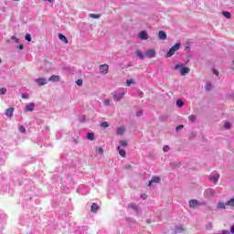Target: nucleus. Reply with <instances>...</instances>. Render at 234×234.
Here are the masks:
<instances>
[{"instance_id": "nucleus-28", "label": "nucleus", "mask_w": 234, "mask_h": 234, "mask_svg": "<svg viewBox=\"0 0 234 234\" xmlns=\"http://www.w3.org/2000/svg\"><path fill=\"white\" fill-rule=\"evenodd\" d=\"M87 140H94V133H88L86 135Z\"/></svg>"}, {"instance_id": "nucleus-46", "label": "nucleus", "mask_w": 234, "mask_h": 234, "mask_svg": "<svg viewBox=\"0 0 234 234\" xmlns=\"http://www.w3.org/2000/svg\"><path fill=\"white\" fill-rule=\"evenodd\" d=\"M163 151H164V153H167L169 151V145H165L163 147Z\"/></svg>"}, {"instance_id": "nucleus-17", "label": "nucleus", "mask_w": 234, "mask_h": 234, "mask_svg": "<svg viewBox=\"0 0 234 234\" xmlns=\"http://www.w3.org/2000/svg\"><path fill=\"white\" fill-rule=\"evenodd\" d=\"M117 151L119 152L120 156H122V158H125L127 156V153L125 150L122 149V146H117Z\"/></svg>"}, {"instance_id": "nucleus-33", "label": "nucleus", "mask_w": 234, "mask_h": 234, "mask_svg": "<svg viewBox=\"0 0 234 234\" xmlns=\"http://www.w3.org/2000/svg\"><path fill=\"white\" fill-rule=\"evenodd\" d=\"M25 39L26 41H27L28 43H30V41H32V36H30V34H27L25 36Z\"/></svg>"}, {"instance_id": "nucleus-61", "label": "nucleus", "mask_w": 234, "mask_h": 234, "mask_svg": "<svg viewBox=\"0 0 234 234\" xmlns=\"http://www.w3.org/2000/svg\"><path fill=\"white\" fill-rule=\"evenodd\" d=\"M189 58H190V57L188 56V57H187V58H188V59H187V63H189Z\"/></svg>"}, {"instance_id": "nucleus-40", "label": "nucleus", "mask_w": 234, "mask_h": 234, "mask_svg": "<svg viewBox=\"0 0 234 234\" xmlns=\"http://www.w3.org/2000/svg\"><path fill=\"white\" fill-rule=\"evenodd\" d=\"M19 132L22 133L23 134H25V133H27V129L24 126H20Z\"/></svg>"}, {"instance_id": "nucleus-32", "label": "nucleus", "mask_w": 234, "mask_h": 234, "mask_svg": "<svg viewBox=\"0 0 234 234\" xmlns=\"http://www.w3.org/2000/svg\"><path fill=\"white\" fill-rule=\"evenodd\" d=\"M117 134H123V133H125V129L119 127L117 128Z\"/></svg>"}, {"instance_id": "nucleus-15", "label": "nucleus", "mask_w": 234, "mask_h": 234, "mask_svg": "<svg viewBox=\"0 0 234 234\" xmlns=\"http://www.w3.org/2000/svg\"><path fill=\"white\" fill-rule=\"evenodd\" d=\"M14 111H15V109L13 107L6 109L5 116H7V118H12V116H14Z\"/></svg>"}, {"instance_id": "nucleus-56", "label": "nucleus", "mask_w": 234, "mask_h": 234, "mask_svg": "<svg viewBox=\"0 0 234 234\" xmlns=\"http://www.w3.org/2000/svg\"><path fill=\"white\" fill-rule=\"evenodd\" d=\"M72 142L75 144H79L78 139H76L75 137L72 138Z\"/></svg>"}, {"instance_id": "nucleus-44", "label": "nucleus", "mask_w": 234, "mask_h": 234, "mask_svg": "<svg viewBox=\"0 0 234 234\" xmlns=\"http://www.w3.org/2000/svg\"><path fill=\"white\" fill-rule=\"evenodd\" d=\"M126 85H127V87H131V85H133V80H127Z\"/></svg>"}, {"instance_id": "nucleus-54", "label": "nucleus", "mask_w": 234, "mask_h": 234, "mask_svg": "<svg viewBox=\"0 0 234 234\" xmlns=\"http://www.w3.org/2000/svg\"><path fill=\"white\" fill-rule=\"evenodd\" d=\"M229 230H223L221 233H218V234H229Z\"/></svg>"}, {"instance_id": "nucleus-7", "label": "nucleus", "mask_w": 234, "mask_h": 234, "mask_svg": "<svg viewBox=\"0 0 234 234\" xmlns=\"http://www.w3.org/2000/svg\"><path fill=\"white\" fill-rule=\"evenodd\" d=\"M99 70L101 72V74H108L109 72V65L107 64H102L99 67Z\"/></svg>"}, {"instance_id": "nucleus-31", "label": "nucleus", "mask_w": 234, "mask_h": 234, "mask_svg": "<svg viewBox=\"0 0 234 234\" xmlns=\"http://www.w3.org/2000/svg\"><path fill=\"white\" fill-rule=\"evenodd\" d=\"M224 129H227V130L231 129V122H226L224 123Z\"/></svg>"}, {"instance_id": "nucleus-21", "label": "nucleus", "mask_w": 234, "mask_h": 234, "mask_svg": "<svg viewBox=\"0 0 234 234\" xmlns=\"http://www.w3.org/2000/svg\"><path fill=\"white\" fill-rule=\"evenodd\" d=\"M137 58H139V59H145V55H144V53L140 50H137L135 52Z\"/></svg>"}, {"instance_id": "nucleus-34", "label": "nucleus", "mask_w": 234, "mask_h": 234, "mask_svg": "<svg viewBox=\"0 0 234 234\" xmlns=\"http://www.w3.org/2000/svg\"><path fill=\"white\" fill-rule=\"evenodd\" d=\"M90 17H92L93 19H100L101 16L97 14H90Z\"/></svg>"}, {"instance_id": "nucleus-50", "label": "nucleus", "mask_w": 234, "mask_h": 234, "mask_svg": "<svg viewBox=\"0 0 234 234\" xmlns=\"http://www.w3.org/2000/svg\"><path fill=\"white\" fill-rule=\"evenodd\" d=\"M98 153H99V154H103V153H104L103 148H99Z\"/></svg>"}, {"instance_id": "nucleus-10", "label": "nucleus", "mask_w": 234, "mask_h": 234, "mask_svg": "<svg viewBox=\"0 0 234 234\" xmlns=\"http://www.w3.org/2000/svg\"><path fill=\"white\" fill-rule=\"evenodd\" d=\"M139 39H143L145 41L146 39H149V35L147 34V31L143 30L138 34Z\"/></svg>"}, {"instance_id": "nucleus-14", "label": "nucleus", "mask_w": 234, "mask_h": 234, "mask_svg": "<svg viewBox=\"0 0 234 234\" xmlns=\"http://www.w3.org/2000/svg\"><path fill=\"white\" fill-rule=\"evenodd\" d=\"M36 107V103L30 102L26 106V112H32Z\"/></svg>"}, {"instance_id": "nucleus-5", "label": "nucleus", "mask_w": 234, "mask_h": 234, "mask_svg": "<svg viewBox=\"0 0 234 234\" xmlns=\"http://www.w3.org/2000/svg\"><path fill=\"white\" fill-rule=\"evenodd\" d=\"M220 178L219 173L212 174L209 177L210 182H213L214 184H218V179Z\"/></svg>"}, {"instance_id": "nucleus-26", "label": "nucleus", "mask_w": 234, "mask_h": 234, "mask_svg": "<svg viewBox=\"0 0 234 234\" xmlns=\"http://www.w3.org/2000/svg\"><path fill=\"white\" fill-rule=\"evenodd\" d=\"M222 16L223 17H226L227 19H230L231 17V13L228 12V11H223L222 12Z\"/></svg>"}, {"instance_id": "nucleus-36", "label": "nucleus", "mask_w": 234, "mask_h": 234, "mask_svg": "<svg viewBox=\"0 0 234 234\" xmlns=\"http://www.w3.org/2000/svg\"><path fill=\"white\" fill-rule=\"evenodd\" d=\"M101 127H102L103 129H107V127H109V122H101Z\"/></svg>"}, {"instance_id": "nucleus-3", "label": "nucleus", "mask_w": 234, "mask_h": 234, "mask_svg": "<svg viewBox=\"0 0 234 234\" xmlns=\"http://www.w3.org/2000/svg\"><path fill=\"white\" fill-rule=\"evenodd\" d=\"M199 206H204V203H200L198 200L197 199H191L189 201V207L191 209H195L196 207H199Z\"/></svg>"}, {"instance_id": "nucleus-55", "label": "nucleus", "mask_w": 234, "mask_h": 234, "mask_svg": "<svg viewBox=\"0 0 234 234\" xmlns=\"http://www.w3.org/2000/svg\"><path fill=\"white\" fill-rule=\"evenodd\" d=\"M213 73L216 75V76H218V71L217 69H213Z\"/></svg>"}, {"instance_id": "nucleus-23", "label": "nucleus", "mask_w": 234, "mask_h": 234, "mask_svg": "<svg viewBox=\"0 0 234 234\" xmlns=\"http://www.w3.org/2000/svg\"><path fill=\"white\" fill-rule=\"evenodd\" d=\"M64 70H67V72H70L72 74L75 72L74 68H71L70 66H64Z\"/></svg>"}, {"instance_id": "nucleus-58", "label": "nucleus", "mask_w": 234, "mask_h": 234, "mask_svg": "<svg viewBox=\"0 0 234 234\" xmlns=\"http://www.w3.org/2000/svg\"><path fill=\"white\" fill-rule=\"evenodd\" d=\"M189 46H186V48H185V50H189Z\"/></svg>"}, {"instance_id": "nucleus-22", "label": "nucleus", "mask_w": 234, "mask_h": 234, "mask_svg": "<svg viewBox=\"0 0 234 234\" xmlns=\"http://www.w3.org/2000/svg\"><path fill=\"white\" fill-rule=\"evenodd\" d=\"M226 206H228V205H226V203L219 201L218 203V209H226Z\"/></svg>"}, {"instance_id": "nucleus-8", "label": "nucleus", "mask_w": 234, "mask_h": 234, "mask_svg": "<svg viewBox=\"0 0 234 234\" xmlns=\"http://www.w3.org/2000/svg\"><path fill=\"white\" fill-rule=\"evenodd\" d=\"M36 83H37L38 87H43V85L48 83V80L45 78H38L36 80Z\"/></svg>"}, {"instance_id": "nucleus-24", "label": "nucleus", "mask_w": 234, "mask_h": 234, "mask_svg": "<svg viewBox=\"0 0 234 234\" xmlns=\"http://www.w3.org/2000/svg\"><path fill=\"white\" fill-rule=\"evenodd\" d=\"M226 206H229V207H234V197L226 202Z\"/></svg>"}, {"instance_id": "nucleus-38", "label": "nucleus", "mask_w": 234, "mask_h": 234, "mask_svg": "<svg viewBox=\"0 0 234 234\" xmlns=\"http://www.w3.org/2000/svg\"><path fill=\"white\" fill-rule=\"evenodd\" d=\"M22 99L23 100H28V98H30V96L28 95V93H22Z\"/></svg>"}, {"instance_id": "nucleus-27", "label": "nucleus", "mask_w": 234, "mask_h": 234, "mask_svg": "<svg viewBox=\"0 0 234 234\" xmlns=\"http://www.w3.org/2000/svg\"><path fill=\"white\" fill-rule=\"evenodd\" d=\"M176 104L177 105V107H179V109H182V107H184V101L182 100H177Z\"/></svg>"}, {"instance_id": "nucleus-1", "label": "nucleus", "mask_w": 234, "mask_h": 234, "mask_svg": "<svg viewBox=\"0 0 234 234\" xmlns=\"http://www.w3.org/2000/svg\"><path fill=\"white\" fill-rule=\"evenodd\" d=\"M175 70H179L181 76H186V74H189L191 72V69L186 67V64H176L175 66Z\"/></svg>"}, {"instance_id": "nucleus-20", "label": "nucleus", "mask_w": 234, "mask_h": 234, "mask_svg": "<svg viewBox=\"0 0 234 234\" xmlns=\"http://www.w3.org/2000/svg\"><path fill=\"white\" fill-rule=\"evenodd\" d=\"M216 190L213 188H208L204 192V195H209L210 197H214Z\"/></svg>"}, {"instance_id": "nucleus-59", "label": "nucleus", "mask_w": 234, "mask_h": 234, "mask_svg": "<svg viewBox=\"0 0 234 234\" xmlns=\"http://www.w3.org/2000/svg\"><path fill=\"white\" fill-rule=\"evenodd\" d=\"M147 224H151V219H146Z\"/></svg>"}, {"instance_id": "nucleus-48", "label": "nucleus", "mask_w": 234, "mask_h": 234, "mask_svg": "<svg viewBox=\"0 0 234 234\" xmlns=\"http://www.w3.org/2000/svg\"><path fill=\"white\" fill-rule=\"evenodd\" d=\"M5 229V226L3 225V221H0V233Z\"/></svg>"}, {"instance_id": "nucleus-29", "label": "nucleus", "mask_w": 234, "mask_h": 234, "mask_svg": "<svg viewBox=\"0 0 234 234\" xmlns=\"http://www.w3.org/2000/svg\"><path fill=\"white\" fill-rule=\"evenodd\" d=\"M213 89V85H211V83H207V85L205 86V90H207V92H209V90H211Z\"/></svg>"}, {"instance_id": "nucleus-39", "label": "nucleus", "mask_w": 234, "mask_h": 234, "mask_svg": "<svg viewBox=\"0 0 234 234\" xmlns=\"http://www.w3.org/2000/svg\"><path fill=\"white\" fill-rule=\"evenodd\" d=\"M6 94V88H1L0 89V95H5Z\"/></svg>"}, {"instance_id": "nucleus-49", "label": "nucleus", "mask_w": 234, "mask_h": 234, "mask_svg": "<svg viewBox=\"0 0 234 234\" xmlns=\"http://www.w3.org/2000/svg\"><path fill=\"white\" fill-rule=\"evenodd\" d=\"M18 50H23L25 48V46L23 44H20L18 47H17Z\"/></svg>"}, {"instance_id": "nucleus-12", "label": "nucleus", "mask_w": 234, "mask_h": 234, "mask_svg": "<svg viewBox=\"0 0 234 234\" xmlns=\"http://www.w3.org/2000/svg\"><path fill=\"white\" fill-rule=\"evenodd\" d=\"M158 39L161 41H165L167 39V34L164 30H160L158 33Z\"/></svg>"}, {"instance_id": "nucleus-47", "label": "nucleus", "mask_w": 234, "mask_h": 234, "mask_svg": "<svg viewBox=\"0 0 234 234\" xmlns=\"http://www.w3.org/2000/svg\"><path fill=\"white\" fill-rule=\"evenodd\" d=\"M211 228H213V224L211 222H209L208 224H207L206 229H211Z\"/></svg>"}, {"instance_id": "nucleus-51", "label": "nucleus", "mask_w": 234, "mask_h": 234, "mask_svg": "<svg viewBox=\"0 0 234 234\" xmlns=\"http://www.w3.org/2000/svg\"><path fill=\"white\" fill-rule=\"evenodd\" d=\"M142 114H144V112H142V111H139V112H136L137 117L142 116Z\"/></svg>"}, {"instance_id": "nucleus-57", "label": "nucleus", "mask_w": 234, "mask_h": 234, "mask_svg": "<svg viewBox=\"0 0 234 234\" xmlns=\"http://www.w3.org/2000/svg\"><path fill=\"white\" fill-rule=\"evenodd\" d=\"M45 131H50V127L49 126H46L45 127Z\"/></svg>"}, {"instance_id": "nucleus-18", "label": "nucleus", "mask_w": 234, "mask_h": 234, "mask_svg": "<svg viewBox=\"0 0 234 234\" xmlns=\"http://www.w3.org/2000/svg\"><path fill=\"white\" fill-rule=\"evenodd\" d=\"M182 231H185L184 226H182V225L176 226L174 229V233H176V234L182 233Z\"/></svg>"}, {"instance_id": "nucleus-41", "label": "nucleus", "mask_w": 234, "mask_h": 234, "mask_svg": "<svg viewBox=\"0 0 234 234\" xmlns=\"http://www.w3.org/2000/svg\"><path fill=\"white\" fill-rule=\"evenodd\" d=\"M86 116L85 115H82V116H80V118H79V121L81 122V123H83L84 122H85V120H86Z\"/></svg>"}, {"instance_id": "nucleus-4", "label": "nucleus", "mask_w": 234, "mask_h": 234, "mask_svg": "<svg viewBox=\"0 0 234 234\" xmlns=\"http://www.w3.org/2000/svg\"><path fill=\"white\" fill-rule=\"evenodd\" d=\"M144 56H145V58H155L156 50H154V48H150L145 51Z\"/></svg>"}, {"instance_id": "nucleus-2", "label": "nucleus", "mask_w": 234, "mask_h": 234, "mask_svg": "<svg viewBox=\"0 0 234 234\" xmlns=\"http://www.w3.org/2000/svg\"><path fill=\"white\" fill-rule=\"evenodd\" d=\"M182 47V43L177 42L166 53V58H172V56H175V52L177 50H180V48Z\"/></svg>"}, {"instance_id": "nucleus-35", "label": "nucleus", "mask_w": 234, "mask_h": 234, "mask_svg": "<svg viewBox=\"0 0 234 234\" xmlns=\"http://www.w3.org/2000/svg\"><path fill=\"white\" fill-rule=\"evenodd\" d=\"M75 83H76V85H78L79 87H81V85H83V80H77L76 81H75Z\"/></svg>"}, {"instance_id": "nucleus-45", "label": "nucleus", "mask_w": 234, "mask_h": 234, "mask_svg": "<svg viewBox=\"0 0 234 234\" xmlns=\"http://www.w3.org/2000/svg\"><path fill=\"white\" fill-rule=\"evenodd\" d=\"M103 105H105V106L111 105V101H109V100H104V101H103Z\"/></svg>"}, {"instance_id": "nucleus-43", "label": "nucleus", "mask_w": 234, "mask_h": 234, "mask_svg": "<svg viewBox=\"0 0 234 234\" xmlns=\"http://www.w3.org/2000/svg\"><path fill=\"white\" fill-rule=\"evenodd\" d=\"M183 128H184L183 124L176 126V133H178V131H182Z\"/></svg>"}, {"instance_id": "nucleus-30", "label": "nucleus", "mask_w": 234, "mask_h": 234, "mask_svg": "<svg viewBox=\"0 0 234 234\" xmlns=\"http://www.w3.org/2000/svg\"><path fill=\"white\" fill-rule=\"evenodd\" d=\"M120 145L122 147H127L129 145V143H127V141L121 140L120 141Z\"/></svg>"}, {"instance_id": "nucleus-16", "label": "nucleus", "mask_w": 234, "mask_h": 234, "mask_svg": "<svg viewBox=\"0 0 234 234\" xmlns=\"http://www.w3.org/2000/svg\"><path fill=\"white\" fill-rule=\"evenodd\" d=\"M58 39H60V41H62V43H65V45L69 44V39L67 38V37H65V35L59 33L58 34Z\"/></svg>"}, {"instance_id": "nucleus-25", "label": "nucleus", "mask_w": 234, "mask_h": 234, "mask_svg": "<svg viewBox=\"0 0 234 234\" xmlns=\"http://www.w3.org/2000/svg\"><path fill=\"white\" fill-rule=\"evenodd\" d=\"M188 121L190 122V123H195V122H197V115H190L188 116Z\"/></svg>"}, {"instance_id": "nucleus-6", "label": "nucleus", "mask_w": 234, "mask_h": 234, "mask_svg": "<svg viewBox=\"0 0 234 234\" xmlns=\"http://www.w3.org/2000/svg\"><path fill=\"white\" fill-rule=\"evenodd\" d=\"M160 182H162V178L160 176H153L148 183V186L151 187L153 184H160Z\"/></svg>"}, {"instance_id": "nucleus-9", "label": "nucleus", "mask_w": 234, "mask_h": 234, "mask_svg": "<svg viewBox=\"0 0 234 234\" xmlns=\"http://www.w3.org/2000/svg\"><path fill=\"white\" fill-rule=\"evenodd\" d=\"M129 207L130 209L135 211L136 215H140V207L138 205H136L135 203H130Z\"/></svg>"}, {"instance_id": "nucleus-13", "label": "nucleus", "mask_w": 234, "mask_h": 234, "mask_svg": "<svg viewBox=\"0 0 234 234\" xmlns=\"http://www.w3.org/2000/svg\"><path fill=\"white\" fill-rule=\"evenodd\" d=\"M48 81H52L53 83H58L61 81V78L58 75H52L51 77L48 78Z\"/></svg>"}, {"instance_id": "nucleus-62", "label": "nucleus", "mask_w": 234, "mask_h": 234, "mask_svg": "<svg viewBox=\"0 0 234 234\" xmlns=\"http://www.w3.org/2000/svg\"><path fill=\"white\" fill-rule=\"evenodd\" d=\"M0 63H3V60L0 58Z\"/></svg>"}, {"instance_id": "nucleus-19", "label": "nucleus", "mask_w": 234, "mask_h": 234, "mask_svg": "<svg viewBox=\"0 0 234 234\" xmlns=\"http://www.w3.org/2000/svg\"><path fill=\"white\" fill-rule=\"evenodd\" d=\"M99 209H100V206L98 205V203H92L91 213H98Z\"/></svg>"}, {"instance_id": "nucleus-60", "label": "nucleus", "mask_w": 234, "mask_h": 234, "mask_svg": "<svg viewBox=\"0 0 234 234\" xmlns=\"http://www.w3.org/2000/svg\"><path fill=\"white\" fill-rule=\"evenodd\" d=\"M142 95H144V92L140 91L139 96H142Z\"/></svg>"}, {"instance_id": "nucleus-11", "label": "nucleus", "mask_w": 234, "mask_h": 234, "mask_svg": "<svg viewBox=\"0 0 234 234\" xmlns=\"http://www.w3.org/2000/svg\"><path fill=\"white\" fill-rule=\"evenodd\" d=\"M125 96L124 92H121V93H115L113 95V100L115 101H122V100H123V97Z\"/></svg>"}, {"instance_id": "nucleus-42", "label": "nucleus", "mask_w": 234, "mask_h": 234, "mask_svg": "<svg viewBox=\"0 0 234 234\" xmlns=\"http://www.w3.org/2000/svg\"><path fill=\"white\" fill-rule=\"evenodd\" d=\"M159 120H160V122H165V120H167V116L162 115L159 117Z\"/></svg>"}, {"instance_id": "nucleus-63", "label": "nucleus", "mask_w": 234, "mask_h": 234, "mask_svg": "<svg viewBox=\"0 0 234 234\" xmlns=\"http://www.w3.org/2000/svg\"><path fill=\"white\" fill-rule=\"evenodd\" d=\"M13 1H19V0H13Z\"/></svg>"}, {"instance_id": "nucleus-52", "label": "nucleus", "mask_w": 234, "mask_h": 234, "mask_svg": "<svg viewBox=\"0 0 234 234\" xmlns=\"http://www.w3.org/2000/svg\"><path fill=\"white\" fill-rule=\"evenodd\" d=\"M141 198H143V200L147 199V195L145 194L141 195Z\"/></svg>"}, {"instance_id": "nucleus-53", "label": "nucleus", "mask_w": 234, "mask_h": 234, "mask_svg": "<svg viewBox=\"0 0 234 234\" xmlns=\"http://www.w3.org/2000/svg\"><path fill=\"white\" fill-rule=\"evenodd\" d=\"M229 233L234 234V224L231 226Z\"/></svg>"}, {"instance_id": "nucleus-37", "label": "nucleus", "mask_w": 234, "mask_h": 234, "mask_svg": "<svg viewBox=\"0 0 234 234\" xmlns=\"http://www.w3.org/2000/svg\"><path fill=\"white\" fill-rule=\"evenodd\" d=\"M11 41H14L15 43H19V38L16 37V36H12Z\"/></svg>"}]
</instances>
